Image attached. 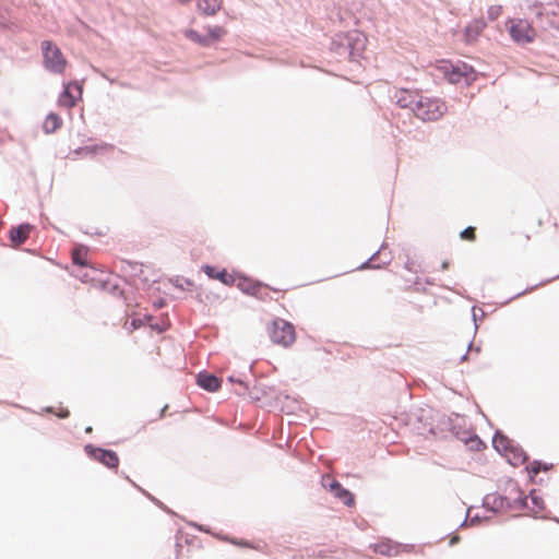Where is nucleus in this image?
Returning a JSON list of instances; mask_svg holds the SVG:
<instances>
[{"instance_id": "obj_36", "label": "nucleus", "mask_w": 559, "mask_h": 559, "mask_svg": "<svg viewBox=\"0 0 559 559\" xmlns=\"http://www.w3.org/2000/svg\"><path fill=\"white\" fill-rule=\"evenodd\" d=\"M142 324H143V323H142V320H141V319H132V320L130 321L131 331H132V330H136V329H139Z\"/></svg>"}, {"instance_id": "obj_1", "label": "nucleus", "mask_w": 559, "mask_h": 559, "mask_svg": "<svg viewBox=\"0 0 559 559\" xmlns=\"http://www.w3.org/2000/svg\"><path fill=\"white\" fill-rule=\"evenodd\" d=\"M367 37L359 31L337 33L331 38L330 49L338 58L357 60L366 48Z\"/></svg>"}, {"instance_id": "obj_8", "label": "nucleus", "mask_w": 559, "mask_h": 559, "mask_svg": "<svg viewBox=\"0 0 559 559\" xmlns=\"http://www.w3.org/2000/svg\"><path fill=\"white\" fill-rule=\"evenodd\" d=\"M444 73L450 83H460L463 79L466 83H469L475 80V72L472 67L466 66L465 63L461 66L450 64L449 67H444Z\"/></svg>"}, {"instance_id": "obj_11", "label": "nucleus", "mask_w": 559, "mask_h": 559, "mask_svg": "<svg viewBox=\"0 0 559 559\" xmlns=\"http://www.w3.org/2000/svg\"><path fill=\"white\" fill-rule=\"evenodd\" d=\"M420 95L417 92L409 90H400L394 93V100L401 108H408L415 114V107Z\"/></svg>"}, {"instance_id": "obj_42", "label": "nucleus", "mask_w": 559, "mask_h": 559, "mask_svg": "<svg viewBox=\"0 0 559 559\" xmlns=\"http://www.w3.org/2000/svg\"><path fill=\"white\" fill-rule=\"evenodd\" d=\"M448 267H449V262L448 261L442 262L441 269L447 270Z\"/></svg>"}, {"instance_id": "obj_50", "label": "nucleus", "mask_w": 559, "mask_h": 559, "mask_svg": "<svg viewBox=\"0 0 559 559\" xmlns=\"http://www.w3.org/2000/svg\"><path fill=\"white\" fill-rule=\"evenodd\" d=\"M157 330H158L159 332H163V329H160V325H157Z\"/></svg>"}, {"instance_id": "obj_33", "label": "nucleus", "mask_w": 559, "mask_h": 559, "mask_svg": "<svg viewBox=\"0 0 559 559\" xmlns=\"http://www.w3.org/2000/svg\"><path fill=\"white\" fill-rule=\"evenodd\" d=\"M228 381L231 383H238L239 385L243 386L245 391L249 389L248 384L245 382L242 378H237L235 376H229Z\"/></svg>"}, {"instance_id": "obj_19", "label": "nucleus", "mask_w": 559, "mask_h": 559, "mask_svg": "<svg viewBox=\"0 0 559 559\" xmlns=\"http://www.w3.org/2000/svg\"><path fill=\"white\" fill-rule=\"evenodd\" d=\"M401 548H402V545L394 544L391 540H381L373 545L374 552L383 555V556H388V557L399 555L401 551Z\"/></svg>"}, {"instance_id": "obj_31", "label": "nucleus", "mask_w": 559, "mask_h": 559, "mask_svg": "<svg viewBox=\"0 0 559 559\" xmlns=\"http://www.w3.org/2000/svg\"><path fill=\"white\" fill-rule=\"evenodd\" d=\"M460 236L462 239L474 240L475 239V228L472 226H468L467 228H465L464 230L461 231Z\"/></svg>"}, {"instance_id": "obj_35", "label": "nucleus", "mask_w": 559, "mask_h": 559, "mask_svg": "<svg viewBox=\"0 0 559 559\" xmlns=\"http://www.w3.org/2000/svg\"><path fill=\"white\" fill-rule=\"evenodd\" d=\"M451 431L454 433V436L460 440V437L463 436L464 429H461V427H457L456 425L451 426Z\"/></svg>"}, {"instance_id": "obj_9", "label": "nucleus", "mask_w": 559, "mask_h": 559, "mask_svg": "<svg viewBox=\"0 0 559 559\" xmlns=\"http://www.w3.org/2000/svg\"><path fill=\"white\" fill-rule=\"evenodd\" d=\"M82 95V86L78 82H70L64 85L63 92L59 96V104L67 108L75 105L76 99Z\"/></svg>"}, {"instance_id": "obj_14", "label": "nucleus", "mask_w": 559, "mask_h": 559, "mask_svg": "<svg viewBox=\"0 0 559 559\" xmlns=\"http://www.w3.org/2000/svg\"><path fill=\"white\" fill-rule=\"evenodd\" d=\"M508 503L509 497L498 492L488 493L483 499V506L491 512L508 510Z\"/></svg>"}, {"instance_id": "obj_24", "label": "nucleus", "mask_w": 559, "mask_h": 559, "mask_svg": "<svg viewBox=\"0 0 559 559\" xmlns=\"http://www.w3.org/2000/svg\"><path fill=\"white\" fill-rule=\"evenodd\" d=\"M333 496L338 499L340 501H342L345 506L347 507H352L354 506L355 503V497L354 495L347 490L346 488H344L343 486L340 487L334 493Z\"/></svg>"}, {"instance_id": "obj_48", "label": "nucleus", "mask_w": 559, "mask_h": 559, "mask_svg": "<svg viewBox=\"0 0 559 559\" xmlns=\"http://www.w3.org/2000/svg\"><path fill=\"white\" fill-rule=\"evenodd\" d=\"M426 283L429 284V285L433 284L430 280H427Z\"/></svg>"}, {"instance_id": "obj_38", "label": "nucleus", "mask_w": 559, "mask_h": 559, "mask_svg": "<svg viewBox=\"0 0 559 559\" xmlns=\"http://www.w3.org/2000/svg\"><path fill=\"white\" fill-rule=\"evenodd\" d=\"M142 492H144L152 501H154L156 504L158 506H162V503L156 500L155 498H153L151 495H148L147 492H145L143 489H141Z\"/></svg>"}, {"instance_id": "obj_5", "label": "nucleus", "mask_w": 559, "mask_h": 559, "mask_svg": "<svg viewBox=\"0 0 559 559\" xmlns=\"http://www.w3.org/2000/svg\"><path fill=\"white\" fill-rule=\"evenodd\" d=\"M267 332L274 344H278L284 347L289 346L295 341V328L284 319H275L271 325H269Z\"/></svg>"}, {"instance_id": "obj_25", "label": "nucleus", "mask_w": 559, "mask_h": 559, "mask_svg": "<svg viewBox=\"0 0 559 559\" xmlns=\"http://www.w3.org/2000/svg\"><path fill=\"white\" fill-rule=\"evenodd\" d=\"M186 36L190 40H192L203 47H210V37H207L206 35H201L195 29L190 28V29L186 31Z\"/></svg>"}, {"instance_id": "obj_32", "label": "nucleus", "mask_w": 559, "mask_h": 559, "mask_svg": "<svg viewBox=\"0 0 559 559\" xmlns=\"http://www.w3.org/2000/svg\"><path fill=\"white\" fill-rule=\"evenodd\" d=\"M41 412L53 413L55 414L53 407H45V408L41 409ZM69 415H70L69 411L68 409H63V408H61L60 412L56 413V416L59 417V418H67Z\"/></svg>"}, {"instance_id": "obj_4", "label": "nucleus", "mask_w": 559, "mask_h": 559, "mask_svg": "<svg viewBox=\"0 0 559 559\" xmlns=\"http://www.w3.org/2000/svg\"><path fill=\"white\" fill-rule=\"evenodd\" d=\"M41 52L43 66L47 71L53 74L63 73L67 66V60L63 57L60 48L56 44L49 40L43 41Z\"/></svg>"}, {"instance_id": "obj_22", "label": "nucleus", "mask_w": 559, "mask_h": 559, "mask_svg": "<svg viewBox=\"0 0 559 559\" xmlns=\"http://www.w3.org/2000/svg\"><path fill=\"white\" fill-rule=\"evenodd\" d=\"M62 124V119L59 115L55 112H50L47 115L46 119L43 122V130L46 134L53 133L57 129H59Z\"/></svg>"}, {"instance_id": "obj_18", "label": "nucleus", "mask_w": 559, "mask_h": 559, "mask_svg": "<svg viewBox=\"0 0 559 559\" xmlns=\"http://www.w3.org/2000/svg\"><path fill=\"white\" fill-rule=\"evenodd\" d=\"M202 270L210 278L218 280L225 285H233L236 281L235 276L229 274L226 270L217 271L214 266L209 264H205Z\"/></svg>"}, {"instance_id": "obj_49", "label": "nucleus", "mask_w": 559, "mask_h": 559, "mask_svg": "<svg viewBox=\"0 0 559 559\" xmlns=\"http://www.w3.org/2000/svg\"><path fill=\"white\" fill-rule=\"evenodd\" d=\"M252 368H253V365L251 364V365L249 366V371H250V372L252 371Z\"/></svg>"}, {"instance_id": "obj_51", "label": "nucleus", "mask_w": 559, "mask_h": 559, "mask_svg": "<svg viewBox=\"0 0 559 559\" xmlns=\"http://www.w3.org/2000/svg\"><path fill=\"white\" fill-rule=\"evenodd\" d=\"M157 330H158L159 332H163V329H160V325H157Z\"/></svg>"}, {"instance_id": "obj_16", "label": "nucleus", "mask_w": 559, "mask_h": 559, "mask_svg": "<svg viewBox=\"0 0 559 559\" xmlns=\"http://www.w3.org/2000/svg\"><path fill=\"white\" fill-rule=\"evenodd\" d=\"M197 383L209 392H215L221 388V380L215 374L206 371H201L197 374Z\"/></svg>"}, {"instance_id": "obj_7", "label": "nucleus", "mask_w": 559, "mask_h": 559, "mask_svg": "<svg viewBox=\"0 0 559 559\" xmlns=\"http://www.w3.org/2000/svg\"><path fill=\"white\" fill-rule=\"evenodd\" d=\"M84 450L91 459L98 461L108 468H117L119 465V457L112 450L102 449L93 444H86Z\"/></svg>"}, {"instance_id": "obj_37", "label": "nucleus", "mask_w": 559, "mask_h": 559, "mask_svg": "<svg viewBox=\"0 0 559 559\" xmlns=\"http://www.w3.org/2000/svg\"><path fill=\"white\" fill-rule=\"evenodd\" d=\"M166 301L164 299H159L157 301L154 302V306L156 308H163L165 306Z\"/></svg>"}, {"instance_id": "obj_40", "label": "nucleus", "mask_w": 559, "mask_h": 559, "mask_svg": "<svg viewBox=\"0 0 559 559\" xmlns=\"http://www.w3.org/2000/svg\"><path fill=\"white\" fill-rule=\"evenodd\" d=\"M405 267L408 270V271H413V262H406L405 263Z\"/></svg>"}, {"instance_id": "obj_6", "label": "nucleus", "mask_w": 559, "mask_h": 559, "mask_svg": "<svg viewBox=\"0 0 559 559\" xmlns=\"http://www.w3.org/2000/svg\"><path fill=\"white\" fill-rule=\"evenodd\" d=\"M507 26L511 38L518 44H528L535 38V29L525 20H510Z\"/></svg>"}, {"instance_id": "obj_46", "label": "nucleus", "mask_w": 559, "mask_h": 559, "mask_svg": "<svg viewBox=\"0 0 559 559\" xmlns=\"http://www.w3.org/2000/svg\"><path fill=\"white\" fill-rule=\"evenodd\" d=\"M167 405L163 407V409L160 411V417L164 415L165 411L167 409Z\"/></svg>"}, {"instance_id": "obj_45", "label": "nucleus", "mask_w": 559, "mask_h": 559, "mask_svg": "<svg viewBox=\"0 0 559 559\" xmlns=\"http://www.w3.org/2000/svg\"><path fill=\"white\" fill-rule=\"evenodd\" d=\"M467 359V353H465L462 357H461V361H464Z\"/></svg>"}, {"instance_id": "obj_30", "label": "nucleus", "mask_w": 559, "mask_h": 559, "mask_svg": "<svg viewBox=\"0 0 559 559\" xmlns=\"http://www.w3.org/2000/svg\"><path fill=\"white\" fill-rule=\"evenodd\" d=\"M322 486L329 489V491L332 493H334L340 487H342V485L336 479L330 477H323Z\"/></svg>"}, {"instance_id": "obj_12", "label": "nucleus", "mask_w": 559, "mask_h": 559, "mask_svg": "<svg viewBox=\"0 0 559 559\" xmlns=\"http://www.w3.org/2000/svg\"><path fill=\"white\" fill-rule=\"evenodd\" d=\"M120 271L133 277L134 282L139 278L143 284V288L150 285V280L143 276V264L139 262L123 260L121 261Z\"/></svg>"}, {"instance_id": "obj_15", "label": "nucleus", "mask_w": 559, "mask_h": 559, "mask_svg": "<svg viewBox=\"0 0 559 559\" xmlns=\"http://www.w3.org/2000/svg\"><path fill=\"white\" fill-rule=\"evenodd\" d=\"M33 230V226L29 224H22L17 227H13L10 230L9 238L12 247H19L25 242Z\"/></svg>"}, {"instance_id": "obj_41", "label": "nucleus", "mask_w": 559, "mask_h": 559, "mask_svg": "<svg viewBox=\"0 0 559 559\" xmlns=\"http://www.w3.org/2000/svg\"><path fill=\"white\" fill-rule=\"evenodd\" d=\"M540 518L542 519H549L548 515H542ZM550 520H552V521H555V522H557L559 524V519L558 518H550Z\"/></svg>"}, {"instance_id": "obj_23", "label": "nucleus", "mask_w": 559, "mask_h": 559, "mask_svg": "<svg viewBox=\"0 0 559 559\" xmlns=\"http://www.w3.org/2000/svg\"><path fill=\"white\" fill-rule=\"evenodd\" d=\"M219 0H198V9L205 15H215L221 9Z\"/></svg>"}, {"instance_id": "obj_17", "label": "nucleus", "mask_w": 559, "mask_h": 559, "mask_svg": "<svg viewBox=\"0 0 559 559\" xmlns=\"http://www.w3.org/2000/svg\"><path fill=\"white\" fill-rule=\"evenodd\" d=\"M237 287L245 294L258 297L263 284L254 282L243 275L238 276Z\"/></svg>"}, {"instance_id": "obj_21", "label": "nucleus", "mask_w": 559, "mask_h": 559, "mask_svg": "<svg viewBox=\"0 0 559 559\" xmlns=\"http://www.w3.org/2000/svg\"><path fill=\"white\" fill-rule=\"evenodd\" d=\"M460 440L463 441L472 451H480L486 447L477 435H471L467 430L463 431V436L460 437Z\"/></svg>"}, {"instance_id": "obj_2", "label": "nucleus", "mask_w": 559, "mask_h": 559, "mask_svg": "<svg viewBox=\"0 0 559 559\" xmlns=\"http://www.w3.org/2000/svg\"><path fill=\"white\" fill-rule=\"evenodd\" d=\"M492 445L499 453H503L508 462L513 466L522 465L528 460L522 447L515 444L513 440L509 439L501 431H496L492 438Z\"/></svg>"}, {"instance_id": "obj_43", "label": "nucleus", "mask_w": 559, "mask_h": 559, "mask_svg": "<svg viewBox=\"0 0 559 559\" xmlns=\"http://www.w3.org/2000/svg\"><path fill=\"white\" fill-rule=\"evenodd\" d=\"M478 521H479V516L475 515L474 518H472L471 523L474 524L475 522H478Z\"/></svg>"}, {"instance_id": "obj_20", "label": "nucleus", "mask_w": 559, "mask_h": 559, "mask_svg": "<svg viewBox=\"0 0 559 559\" xmlns=\"http://www.w3.org/2000/svg\"><path fill=\"white\" fill-rule=\"evenodd\" d=\"M86 252H87V248L84 246H76L72 250V263H73L72 269L82 270L83 267H87V262L85 259Z\"/></svg>"}, {"instance_id": "obj_39", "label": "nucleus", "mask_w": 559, "mask_h": 559, "mask_svg": "<svg viewBox=\"0 0 559 559\" xmlns=\"http://www.w3.org/2000/svg\"><path fill=\"white\" fill-rule=\"evenodd\" d=\"M85 150L91 153H96V151L98 150V146L86 147Z\"/></svg>"}, {"instance_id": "obj_26", "label": "nucleus", "mask_w": 559, "mask_h": 559, "mask_svg": "<svg viewBox=\"0 0 559 559\" xmlns=\"http://www.w3.org/2000/svg\"><path fill=\"white\" fill-rule=\"evenodd\" d=\"M552 467V464H547L542 461L535 460L526 466V471L531 476H535L542 471L547 472Z\"/></svg>"}, {"instance_id": "obj_13", "label": "nucleus", "mask_w": 559, "mask_h": 559, "mask_svg": "<svg viewBox=\"0 0 559 559\" xmlns=\"http://www.w3.org/2000/svg\"><path fill=\"white\" fill-rule=\"evenodd\" d=\"M508 489L510 493H518L516 498L511 499L509 497L508 510H522L527 508V497L523 496V491L516 481L509 479Z\"/></svg>"}, {"instance_id": "obj_28", "label": "nucleus", "mask_w": 559, "mask_h": 559, "mask_svg": "<svg viewBox=\"0 0 559 559\" xmlns=\"http://www.w3.org/2000/svg\"><path fill=\"white\" fill-rule=\"evenodd\" d=\"M91 272H93V270L92 269L87 270V267H83L82 270H78V269L71 270V274L73 276H75L76 278H79L83 283H88V282L93 281V276L91 275Z\"/></svg>"}, {"instance_id": "obj_29", "label": "nucleus", "mask_w": 559, "mask_h": 559, "mask_svg": "<svg viewBox=\"0 0 559 559\" xmlns=\"http://www.w3.org/2000/svg\"><path fill=\"white\" fill-rule=\"evenodd\" d=\"M530 498H531V501H532V503L534 506V508H533V512L534 513H537V512H539V511L545 509L544 500H543L542 497L536 495V490L535 489L530 491Z\"/></svg>"}, {"instance_id": "obj_10", "label": "nucleus", "mask_w": 559, "mask_h": 559, "mask_svg": "<svg viewBox=\"0 0 559 559\" xmlns=\"http://www.w3.org/2000/svg\"><path fill=\"white\" fill-rule=\"evenodd\" d=\"M386 247L384 245L374 252L367 261H365L359 269H380L384 265H388L392 261L391 252L385 251Z\"/></svg>"}, {"instance_id": "obj_44", "label": "nucleus", "mask_w": 559, "mask_h": 559, "mask_svg": "<svg viewBox=\"0 0 559 559\" xmlns=\"http://www.w3.org/2000/svg\"><path fill=\"white\" fill-rule=\"evenodd\" d=\"M526 292H527V289H526V290H524V292L518 293L513 298H515V297H520V296H522V295H523L524 293H526Z\"/></svg>"}, {"instance_id": "obj_3", "label": "nucleus", "mask_w": 559, "mask_h": 559, "mask_svg": "<svg viewBox=\"0 0 559 559\" xmlns=\"http://www.w3.org/2000/svg\"><path fill=\"white\" fill-rule=\"evenodd\" d=\"M448 110L444 102L440 98L424 97L420 95L417 107H415V116L423 121H436L440 119Z\"/></svg>"}, {"instance_id": "obj_34", "label": "nucleus", "mask_w": 559, "mask_h": 559, "mask_svg": "<svg viewBox=\"0 0 559 559\" xmlns=\"http://www.w3.org/2000/svg\"><path fill=\"white\" fill-rule=\"evenodd\" d=\"M500 11H501V7H490L488 9V16L490 20H495L498 17V15L500 14Z\"/></svg>"}, {"instance_id": "obj_47", "label": "nucleus", "mask_w": 559, "mask_h": 559, "mask_svg": "<svg viewBox=\"0 0 559 559\" xmlns=\"http://www.w3.org/2000/svg\"><path fill=\"white\" fill-rule=\"evenodd\" d=\"M198 528L202 532H209L207 530H205L202 525H198Z\"/></svg>"}, {"instance_id": "obj_27", "label": "nucleus", "mask_w": 559, "mask_h": 559, "mask_svg": "<svg viewBox=\"0 0 559 559\" xmlns=\"http://www.w3.org/2000/svg\"><path fill=\"white\" fill-rule=\"evenodd\" d=\"M206 36L210 37V46L213 41L219 40L223 35L226 34V31L221 26H209Z\"/></svg>"}, {"instance_id": "obj_52", "label": "nucleus", "mask_w": 559, "mask_h": 559, "mask_svg": "<svg viewBox=\"0 0 559 559\" xmlns=\"http://www.w3.org/2000/svg\"><path fill=\"white\" fill-rule=\"evenodd\" d=\"M91 430H92V428H91V427H87V428H86V432H90Z\"/></svg>"}]
</instances>
